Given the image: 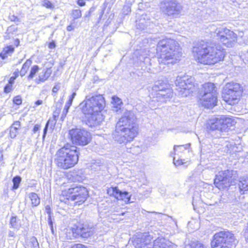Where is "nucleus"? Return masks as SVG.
I'll use <instances>...</instances> for the list:
<instances>
[{
    "label": "nucleus",
    "mask_w": 248,
    "mask_h": 248,
    "mask_svg": "<svg viewBox=\"0 0 248 248\" xmlns=\"http://www.w3.org/2000/svg\"><path fill=\"white\" fill-rule=\"evenodd\" d=\"M119 189L117 187H110L108 188L107 190L108 194L110 196H114L116 199L117 198Z\"/></svg>",
    "instance_id": "c756f323"
},
{
    "label": "nucleus",
    "mask_w": 248,
    "mask_h": 248,
    "mask_svg": "<svg viewBox=\"0 0 248 248\" xmlns=\"http://www.w3.org/2000/svg\"><path fill=\"white\" fill-rule=\"evenodd\" d=\"M105 101L101 94L90 93L86 96L80 103L82 112L86 118V124L90 127H94L100 124L104 119L101 111L105 107Z\"/></svg>",
    "instance_id": "f257e3e1"
},
{
    "label": "nucleus",
    "mask_w": 248,
    "mask_h": 248,
    "mask_svg": "<svg viewBox=\"0 0 248 248\" xmlns=\"http://www.w3.org/2000/svg\"><path fill=\"white\" fill-rule=\"evenodd\" d=\"M73 29V28L72 26H71V25H69V26H67V30L68 31H71Z\"/></svg>",
    "instance_id": "69168bd1"
},
{
    "label": "nucleus",
    "mask_w": 248,
    "mask_h": 248,
    "mask_svg": "<svg viewBox=\"0 0 248 248\" xmlns=\"http://www.w3.org/2000/svg\"><path fill=\"white\" fill-rule=\"evenodd\" d=\"M60 87L59 85H55L53 87L52 89V92L53 93H57L58 91L59 90Z\"/></svg>",
    "instance_id": "4d7b16f0"
},
{
    "label": "nucleus",
    "mask_w": 248,
    "mask_h": 248,
    "mask_svg": "<svg viewBox=\"0 0 248 248\" xmlns=\"http://www.w3.org/2000/svg\"><path fill=\"white\" fill-rule=\"evenodd\" d=\"M214 33L216 34L217 39L227 47H232L236 42L237 34L226 28H217Z\"/></svg>",
    "instance_id": "9d476101"
},
{
    "label": "nucleus",
    "mask_w": 248,
    "mask_h": 248,
    "mask_svg": "<svg viewBox=\"0 0 248 248\" xmlns=\"http://www.w3.org/2000/svg\"><path fill=\"white\" fill-rule=\"evenodd\" d=\"M39 67L37 65H33L31 69L30 73L28 77V79H32L36 73L38 71Z\"/></svg>",
    "instance_id": "2f4dec72"
},
{
    "label": "nucleus",
    "mask_w": 248,
    "mask_h": 248,
    "mask_svg": "<svg viewBox=\"0 0 248 248\" xmlns=\"http://www.w3.org/2000/svg\"><path fill=\"white\" fill-rule=\"evenodd\" d=\"M69 135L73 143L84 146L91 140L90 133L84 129H72L69 131Z\"/></svg>",
    "instance_id": "ddd939ff"
},
{
    "label": "nucleus",
    "mask_w": 248,
    "mask_h": 248,
    "mask_svg": "<svg viewBox=\"0 0 248 248\" xmlns=\"http://www.w3.org/2000/svg\"><path fill=\"white\" fill-rule=\"evenodd\" d=\"M215 92H217V87L215 84L211 82H208L204 83L202 85L200 94L209 93H213Z\"/></svg>",
    "instance_id": "6ab92c4d"
},
{
    "label": "nucleus",
    "mask_w": 248,
    "mask_h": 248,
    "mask_svg": "<svg viewBox=\"0 0 248 248\" xmlns=\"http://www.w3.org/2000/svg\"><path fill=\"white\" fill-rule=\"evenodd\" d=\"M175 85L178 95L186 97L193 92L195 87L194 79L187 76L178 77L175 81Z\"/></svg>",
    "instance_id": "1a4fd4ad"
},
{
    "label": "nucleus",
    "mask_w": 248,
    "mask_h": 248,
    "mask_svg": "<svg viewBox=\"0 0 248 248\" xmlns=\"http://www.w3.org/2000/svg\"><path fill=\"white\" fill-rule=\"evenodd\" d=\"M184 248H206V247L200 242L193 241L186 245Z\"/></svg>",
    "instance_id": "b1692460"
},
{
    "label": "nucleus",
    "mask_w": 248,
    "mask_h": 248,
    "mask_svg": "<svg viewBox=\"0 0 248 248\" xmlns=\"http://www.w3.org/2000/svg\"><path fill=\"white\" fill-rule=\"evenodd\" d=\"M13 84V83H10L9 82L8 84L5 86L4 88V91L5 93H9L12 91Z\"/></svg>",
    "instance_id": "79ce46f5"
},
{
    "label": "nucleus",
    "mask_w": 248,
    "mask_h": 248,
    "mask_svg": "<svg viewBox=\"0 0 248 248\" xmlns=\"http://www.w3.org/2000/svg\"><path fill=\"white\" fill-rule=\"evenodd\" d=\"M64 192L67 200L75 201V203L78 205L84 202L88 196L86 188L75 184Z\"/></svg>",
    "instance_id": "6e6552de"
},
{
    "label": "nucleus",
    "mask_w": 248,
    "mask_h": 248,
    "mask_svg": "<svg viewBox=\"0 0 248 248\" xmlns=\"http://www.w3.org/2000/svg\"><path fill=\"white\" fill-rule=\"evenodd\" d=\"M233 2H236L238 4H240L241 2H242L243 0H231Z\"/></svg>",
    "instance_id": "0e129e2a"
},
{
    "label": "nucleus",
    "mask_w": 248,
    "mask_h": 248,
    "mask_svg": "<svg viewBox=\"0 0 248 248\" xmlns=\"http://www.w3.org/2000/svg\"><path fill=\"white\" fill-rule=\"evenodd\" d=\"M156 53L159 63L164 64L175 63L182 55L178 43L170 38L163 39L158 42Z\"/></svg>",
    "instance_id": "20e7f679"
},
{
    "label": "nucleus",
    "mask_w": 248,
    "mask_h": 248,
    "mask_svg": "<svg viewBox=\"0 0 248 248\" xmlns=\"http://www.w3.org/2000/svg\"><path fill=\"white\" fill-rule=\"evenodd\" d=\"M72 104L67 102L65 105V106H64V109H68L69 110L70 106H71Z\"/></svg>",
    "instance_id": "bf43d9fd"
},
{
    "label": "nucleus",
    "mask_w": 248,
    "mask_h": 248,
    "mask_svg": "<svg viewBox=\"0 0 248 248\" xmlns=\"http://www.w3.org/2000/svg\"><path fill=\"white\" fill-rule=\"evenodd\" d=\"M136 148H138V147H136V146H134V147H133L132 148H130L129 149H128L127 152H129V153H131L134 154L135 150Z\"/></svg>",
    "instance_id": "6e6d98bb"
},
{
    "label": "nucleus",
    "mask_w": 248,
    "mask_h": 248,
    "mask_svg": "<svg viewBox=\"0 0 248 248\" xmlns=\"http://www.w3.org/2000/svg\"><path fill=\"white\" fill-rule=\"evenodd\" d=\"M55 46L56 45H55V43L54 42H52L49 43V44L48 45V47L49 48L52 49L55 47Z\"/></svg>",
    "instance_id": "13d9d810"
},
{
    "label": "nucleus",
    "mask_w": 248,
    "mask_h": 248,
    "mask_svg": "<svg viewBox=\"0 0 248 248\" xmlns=\"http://www.w3.org/2000/svg\"><path fill=\"white\" fill-rule=\"evenodd\" d=\"M69 248H88V247L81 243H76L72 245Z\"/></svg>",
    "instance_id": "58836bf2"
},
{
    "label": "nucleus",
    "mask_w": 248,
    "mask_h": 248,
    "mask_svg": "<svg viewBox=\"0 0 248 248\" xmlns=\"http://www.w3.org/2000/svg\"><path fill=\"white\" fill-rule=\"evenodd\" d=\"M240 190L248 191V177H243L241 178L238 184Z\"/></svg>",
    "instance_id": "4be33fe9"
},
{
    "label": "nucleus",
    "mask_w": 248,
    "mask_h": 248,
    "mask_svg": "<svg viewBox=\"0 0 248 248\" xmlns=\"http://www.w3.org/2000/svg\"><path fill=\"white\" fill-rule=\"evenodd\" d=\"M50 123V121L49 120L47 121V122L46 123V126L44 129V131H43V140H44L45 138V137H46V133H47V129H48V125Z\"/></svg>",
    "instance_id": "c03bdc74"
},
{
    "label": "nucleus",
    "mask_w": 248,
    "mask_h": 248,
    "mask_svg": "<svg viewBox=\"0 0 248 248\" xmlns=\"http://www.w3.org/2000/svg\"><path fill=\"white\" fill-rule=\"evenodd\" d=\"M28 197L31 201L32 206H37L40 204V199L36 193L31 192L28 195Z\"/></svg>",
    "instance_id": "412c9836"
},
{
    "label": "nucleus",
    "mask_w": 248,
    "mask_h": 248,
    "mask_svg": "<svg viewBox=\"0 0 248 248\" xmlns=\"http://www.w3.org/2000/svg\"><path fill=\"white\" fill-rule=\"evenodd\" d=\"M217 92L200 94L201 103L202 106L208 108H212L217 104Z\"/></svg>",
    "instance_id": "2eb2a0df"
},
{
    "label": "nucleus",
    "mask_w": 248,
    "mask_h": 248,
    "mask_svg": "<svg viewBox=\"0 0 248 248\" xmlns=\"http://www.w3.org/2000/svg\"><path fill=\"white\" fill-rule=\"evenodd\" d=\"M72 16L74 19H77L81 17V13L80 10L75 9L73 11Z\"/></svg>",
    "instance_id": "72a5a7b5"
},
{
    "label": "nucleus",
    "mask_w": 248,
    "mask_h": 248,
    "mask_svg": "<svg viewBox=\"0 0 248 248\" xmlns=\"http://www.w3.org/2000/svg\"><path fill=\"white\" fill-rule=\"evenodd\" d=\"M43 5L47 8L52 9L54 6L51 2L48 0H44L43 1Z\"/></svg>",
    "instance_id": "ea45409f"
},
{
    "label": "nucleus",
    "mask_w": 248,
    "mask_h": 248,
    "mask_svg": "<svg viewBox=\"0 0 248 248\" xmlns=\"http://www.w3.org/2000/svg\"><path fill=\"white\" fill-rule=\"evenodd\" d=\"M238 177V175L236 170H227L221 171L216 175L214 184L219 189L227 188L234 185Z\"/></svg>",
    "instance_id": "423d86ee"
},
{
    "label": "nucleus",
    "mask_w": 248,
    "mask_h": 248,
    "mask_svg": "<svg viewBox=\"0 0 248 248\" xmlns=\"http://www.w3.org/2000/svg\"><path fill=\"white\" fill-rule=\"evenodd\" d=\"M3 52L8 54H12L14 51V47L12 46H7L3 48Z\"/></svg>",
    "instance_id": "f704fd0d"
},
{
    "label": "nucleus",
    "mask_w": 248,
    "mask_h": 248,
    "mask_svg": "<svg viewBox=\"0 0 248 248\" xmlns=\"http://www.w3.org/2000/svg\"><path fill=\"white\" fill-rule=\"evenodd\" d=\"M40 125H39V124H35L33 127V131L34 133H35L37 131H38L39 129H40Z\"/></svg>",
    "instance_id": "864d4df0"
},
{
    "label": "nucleus",
    "mask_w": 248,
    "mask_h": 248,
    "mask_svg": "<svg viewBox=\"0 0 248 248\" xmlns=\"http://www.w3.org/2000/svg\"><path fill=\"white\" fill-rule=\"evenodd\" d=\"M155 95L156 100L159 102H165L167 99H170L172 96L173 93L171 90L168 88L156 93Z\"/></svg>",
    "instance_id": "a211bd4d"
},
{
    "label": "nucleus",
    "mask_w": 248,
    "mask_h": 248,
    "mask_svg": "<svg viewBox=\"0 0 248 248\" xmlns=\"http://www.w3.org/2000/svg\"><path fill=\"white\" fill-rule=\"evenodd\" d=\"M78 4L80 6H83L85 5V2L83 0H77Z\"/></svg>",
    "instance_id": "052dcab7"
},
{
    "label": "nucleus",
    "mask_w": 248,
    "mask_h": 248,
    "mask_svg": "<svg viewBox=\"0 0 248 248\" xmlns=\"http://www.w3.org/2000/svg\"><path fill=\"white\" fill-rule=\"evenodd\" d=\"M68 112V109L63 108V110L62 114V116H61V119H62V120H63L64 119V118L66 117Z\"/></svg>",
    "instance_id": "3c124183"
},
{
    "label": "nucleus",
    "mask_w": 248,
    "mask_h": 248,
    "mask_svg": "<svg viewBox=\"0 0 248 248\" xmlns=\"http://www.w3.org/2000/svg\"><path fill=\"white\" fill-rule=\"evenodd\" d=\"M93 228V224L88 223H83L80 222H77L71 227L72 232H91Z\"/></svg>",
    "instance_id": "f3484780"
},
{
    "label": "nucleus",
    "mask_w": 248,
    "mask_h": 248,
    "mask_svg": "<svg viewBox=\"0 0 248 248\" xmlns=\"http://www.w3.org/2000/svg\"><path fill=\"white\" fill-rule=\"evenodd\" d=\"M18 133V130L12 128L11 127L10 128V136L11 138H15Z\"/></svg>",
    "instance_id": "4c0bfd02"
},
{
    "label": "nucleus",
    "mask_w": 248,
    "mask_h": 248,
    "mask_svg": "<svg viewBox=\"0 0 248 248\" xmlns=\"http://www.w3.org/2000/svg\"><path fill=\"white\" fill-rule=\"evenodd\" d=\"M31 61L30 60H27L22 66V69L20 71V75L21 77L24 76L27 73L30 65H31Z\"/></svg>",
    "instance_id": "393cba45"
},
{
    "label": "nucleus",
    "mask_w": 248,
    "mask_h": 248,
    "mask_svg": "<svg viewBox=\"0 0 248 248\" xmlns=\"http://www.w3.org/2000/svg\"><path fill=\"white\" fill-rule=\"evenodd\" d=\"M242 89L237 83H229L226 85L222 92L223 100L231 105L237 103L242 94Z\"/></svg>",
    "instance_id": "0eeeda50"
},
{
    "label": "nucleus",
    "mask_w": 248,
    "mask_h": 248,
    "mask_svg": "<svg viewBox=\"0 0 248 248\" xmlns=\"http://www.w3.org/2000/svg\"><path fill=\"white\" fill-rule=\"evenodd\" d=\"M3 160V154L0 152V162Z\"/></svg>",
    "instance_id": "338daca9"
},
{
    "label": "nucleus",
    "mask_w": 248,
    "mask_h": 248,
    "mask_svg": "<svg viewBox=\"0 0 248 248\" xmlns=\"http://www.w3.org/2000/svg\"><path fill=\"white\" fill-rule=\"evenodd\" d=\"M189 146H190V144H186L182 145H175L174 146L173 150L174 151H176L177 148H179L180 149L182 150H186L187 148H188Z\"/></svg>",
    "instance_id": "e433bc0d"
},
{
    "label": "nucleus",
    "mask_w": 248,
    "mask_h": 248,
    "mask_svg": "<svg viewBox=\"0 0 248 248\" xmlns=\"http://www.w3.org/2000/svg\"><path fill=\"white\" fill-rule=\"evenodd\" d=\"M166 88L167 86L166 85L160 84V83L158 82L154 86L153 89L154 91H155L156 93H157L165 89Z\"/></svg>",
    "instance_id": "473e14b6"
},
{
    "label": "nucleus",
    "mask_w": 248,
    "mask_h": 248,
    "mask_svg": "<svg viewBox=\"0 0 248 248\" xmlns=\"http://www.w3.org/2000/svg\"><path fill=\"white\" fill-rule=\"evenodd\" d=\"M131 196V194H129L128 192L119 190L116 199L118 200L124 201L125 202L128 203L130 202Z\"/></svg>",
    "instance_id": "aec40b11"
},
{
    "label": "nucleus",
    "mask_w": 248,
    "mask_h": 248,
    "mask_svg": "<svg viewBox=\"0 0 248 248\" xmlns=\"http://www.w3.org/2000/svg\"><path fill=\"white\" fill-rule=\"evenodd\" d=\"M17 30V28L15 26H11L8 28L6 34L4 36L5 39H9L12 37L11 34L13 32Z\"/></svg>",
    "instance_id": "7c9ffc66"
},
{
    "label": "nucleus",
    "mask_w": 248,
    "mask_h": 248,
    "mask_svg": "<svg viewBox=\"0 0 248 248\" xmlns=\"http://www.w3.org/2000/svg\"><path fill=\"white\" fill-rule=\"evenodd\" d=\"M211 245L212 248H235L236 243L234 240L233 242L227 241L224 236L219 235V233H215Z\"/></svg>",
    "instance_id": "4468645a"
},
{
    "label": "nucleus",
    "mask_w": 248,
    "mask_h": 248,
    "mask_svg": "<svg viewBox=\"0 0 248 248\" xmlns=\"http://www.w3.org/2000/svg\"><path fill=\"white\" fill-rule=\"evenodd\" d=\"M46 72L44 73L43 75H40L39 78L36 79V82L37 84H39L41 82L45 81L48 77V76H46Z\"/></svg>",
    "instance_id": "c9c22d12"
},
{
    "label": "nucleus",
    "mask_w": 248,
    "mask_h": 248,
    "mask_svg": "<svg viewBox=\"0 0 248 248\" xmlns=\"http://www.w3.org/2000/svg\"><path fill=\"white\" fill-rule=\"evenodd\" d=\"M45 209H46V212L48 215V226L51 229V232H54V230L53 225V221L52 220L51 216H50V210H51L50 207L49 205H46L45 207Z\"/></svg>",
    "instance_id": "a878e982"
},
{
    "label": "nucleus",
    "mask_w": 248,
    "mask_h": 248,
    "mask_svg": "<svg viewBox=\"0 0 248 248\" xmlns=\"http://www.w3.org/2000/svg\"><path fill=\"white\" fill-rule=\"evenodd\" d=\"M173 163L175 166H179L183 164V161L182 159L177 160L175 161V158H173Z\"/></svg>",
    "instance_id": "de8ad7c7"
},
{
    "label": "nucleus",
    "mask_w": 248,
    "mask_h": 248,
    "mask_svg": "<svg viewBox=\"0 0 248 248\" xmlns=\"http://www.w3.org/2000/svg\"><path fill=\"white\" fill-rule=\"evenodd\" d=\"M10 225L12 228L18 229L20 227V221L16 216L12 217L10 219Z\"/></svg>",
    "instance_id": "bb28decb"
},
{
    "label": "nucleus",
    "mask_w": 248,
    "mask_h": 248,
    "mask_svg": "<svg viewBox=\"0 0 248 248\" xmlns=\"http://www.w3.org/2000/svg\"><path fill=\"white\" fill-rule=\"evenodd\" d=\"M0 57L2 59L4 60L7 57V54L6 53H5L3 52V50L2 52L0 53Z\"/></svg>",
    "instance_id": "5fc2aeb1"
},
{
    "label": "nucleus",
    "mask_w": 248,
    "mask_h": 248,
    "mask_svg": "<svg viewBox=\"0 0 248 248\" xmlns=\"http://www.w3.org/2000/svg\"><path fill=\"white\" fill-rule=\"evenodd\" d=\"M18 73H19V71H18V69H17L16 71L14 73V76L11 77L10 78V79L9 80V82L10 83H14L15 80L18 76Z\"/></svg>",
    "instance_id": "a19ab883"
},
{
    "label": "nucleus",
    "mask_w": 248,
    "mask_h": 248,
    "mask_svg": "<svg viewBox=\"0 0 248 248\" xmlns=\"http://www.w3.org/2000/svg\"><path fill=\"white\" fill-rule=\"evenodd\" d=\"M19 39H16V40H15V45L17 46H18V45H19Z\"/></svg>",
    "instance_id": "e2e57ef3"
},
{
    "label": "nucleus",
    "mask_w": 248,
    "mask_h": 248,
    "mask_svg": "<svg viewBox=\"0 0 248 248\" xmlns=\"http://www.w3.org/2000/svg\"><path fill=\"white\" fill-rule=\"evenodd\" d=\"M136 120L132 111L125 110L116 124L115 130L112 133L113 140L124 144L132 141L138 131Z\"/></svg>",
    "instance_id": "f03ea898"
},
{
    "label": "nucleus",
    "mask_w": 248,
    "mask_h": 248,
    "mask_svg": "<svg viewBox=\"0 0 248 248\" xmlns=\"http://www.w3.org/2000/svg\"><path fill=\"white\" fill-rule=\"evenodd\" d=\"M76 146L67 144L59 149L54 155V162L59 168L67 170L78 161L79 151Z\"/></svg>",
    "instance_id": "39448f33"
},
{
    "label": "nucleus",
    "mask_w": 248,
    "mask_h": 248,
    "mask_svg": "<svg viewBox=\"0 0 248 248\" xmlns=\"http://www.w3.org/2000/svg\"><path fill=\"white\" fill-rule=\"evenodd\" d=\"M76 95V92L73 93L72 94L69 96V99L67 102L71 104H72L73 99L75 98Z\"/></svg>",
    "instance_id": "49530a36"
},
{
    "label": "nucleus",
    "mask_w": 248,
    "mask_h": 248,
    "mask_svg": "<svg viewBox=\"0 0 248 248\" xmlns=\"http://www.w3.org/2000/svg\"><path fill=\"white\" fill-rule=\"evenodd\" d=\"M11 128L17 129L18 130L20 127V123L19 121L15 122L11 125Z\"/></svg>",
    "instance_id": "a18cd8bd"
},
{
    "label": "nucleus",
    "mask_w": 248,
    "mask_h": 248,
    "mask_svg": "<svg viewBox=\"0 0 248 248\" xmlns=\"http://www.w3.org/2000/svg\"><path fill=\"white\" fill-rule=\"evenodd\" d=\"M13 102L17 105H20L22 103L21 98L20 96H16L14 98Z\"/></svg>",
    "instance_id": "37998d69"
},
{
    "label": "nucleus",
    "mask_w": 248,
    "mask_h": 248,
    "mask_svg": "<svg viewBox=\"0 0 248 248\" xmlns=\"http://www.w3.org/2000/svg\"><path fill=\"white\" fill-rule=\"evenodd\" d=\"M21 177L19 176H16L12 179V182L13 186L12 188V190H14L17 189L21 182Z\"/></svg>",
    "instance_id": "c85d7f7f"
},
{
    "label": "nucleus",
    "mask_w": 248,
    "mask_h": 248,
    "mask_svg": "<svg viewBox=\"0 0 248 248\" xmlns=\"http://www.w3.org/2000/svg\"><path fill=\"white\" fill-rule=\"evenodd\" d=\"M130 8L129 6H125L124 8L123 13L125 15H127L129 12H130Z\"/></svg>",
    "instance_id": "603ef678"
},
{
    "label": "nucleus",
    "mask_w": 248,
    "mask_h": 248,
    "mask_svg": "<svg viewBox=\"0 0 248 248\" xmlns=\"http://www.w3.org/2000/svg\"><path fill=\"white\" fill-rule=\"evenodd\" d=\"M160 9L166 15L177 17L182 10V6L176 0H163L160 3Z\"/></svg>",
    "instance_id": "f8f14e48"
},
{
    "label": "nucleus",
    "mask_w": 248,
    "mask_h": 248,
    "mask_svg": "<svg viewBox=\"0 0 248 248\" xmlns=\"http://www.w3.org/2000/svg\"><path fill=\"white\" fill-rule=\"evenodd\" d=\"M152 248H177V245L169 239L158 237L154 241Z\"/></svg>",
    "instance_id": "dca6fc26"
},
{
    "label": "nucleus",
    "mask_w": 248,
    "mask_h": 248,
    "mask_svg": "<svg viewBox=\"0 0 248 248\" xmlns=\"http://www.w3.org/2000/svg\"><path fill=\"white\" fill-rule=\"evenodd\" d=\"M147 240L146 242H143V244L141 243L140 244V247H142V248H144L145 246H146V245L149 244L151 242V238H149V236H148V238L146 239V240Z\"/></svg>",
    "instance_id": "8fccbe9b"
},
{
    "label": "nucleus",
    "mask_w": 248,
    "mask_h": 248,
    "mask_svg": "<svg viewBox=\"0 0 248 248\" xmlns=\"http://www.w3.org/2000/svg\"><path fill=\"white\" fill-rule=\"evenodd\" d=\"M136 26L137 29L141 30H144L148 26V22L145 21L144 17L141 18L139 21H136Z\"/></svg>",
    "instance_id": "cd10ccee"
},
{
    "label": "nucleus",
    "mask_w": 248,
    "mask_h": 248,
    "mask_svg": "<svg viewBox=\"0 0 248 248\" xmlns=\"http://www.w3.org/2000/svg\"><path fill=\"white\" fill-rule=\"evenodd\" d=\"M150 59H149V58L148 57H145L144 58V60H143V62H145V61H149Z\"/></svg>",
    "instance_id": "774afa93"
},
{
    "label": "nucleus",
    "mask_w": 248,
    "mask_h": 248,
    "mask_svg": "<svg viewBox=\"0 0 248 248\" xmlns=\"http://www.w3.org/2000/svg\"><path fill=\"white\" fill-rule=\"evenodd\" d=\"M192 52L199 62L207 65H213L223 61L225 55V51L221 46L204 41L196 43Z\"/></svg>",
    "instance_id": "7ed1b4c3"
},
{
    "label": "nucleus",
    "mask_w": 248,
    "mask_h": 248,
    "mask_svg": "<svg viewBox=\"0 0 248 248\" xmlns=\"http://www.w3.org/2000/svg\"><path fill=\"white\" fill-rule=\"evenodd\" d=\"M9 19L12 21H15V22L19 21L18 18L17 16H14V15L10 16H9Z\"/></svg>",
    "instance_id": "09e8293b"
},
{
    "label": "nucleus",
    "mask_w": 248,
    "mask_h": 248,
    "mask_svg": "<svg viewBox=\"0 0 248 248\" xmlns=\"http://www.w3.org/2000/svg\"><path fill=\"white\" fill-rule=\"evenodd\" d=\"M43 103V101L41 100H38L35 103V105L37 106H39L41 105Z\"/></svg>",
    "instance_id": "680f3d73"
},
{
    "label": "nucleus",
    "mask_w": 248,
    "mask_h": 248,
    "mask_svg": "<svg viewBox=\"0 0 248 248\" xmlns=\"http://www.w3.org/2000/svg\"><path fill=\"white\" fill-rule=\"evenodd\" d=\"M113 110L115 112H118L121 109L123 105L122 101L121 99L118 97H113Z\"/></svg>",
    "instance_id": "5701e85b"
},
{
    "label": "nucleus",
    "mask_w": 248,
    "mask_h": 248,
    "mask_svg": "<svg viewBox=\"0 0 248 248\" xmlns=\"http://www.w3.org/2000/svg\"><path fill=\"white\" fill-rule=\"evenodd\" d=\"M233 121L230 118L221 116L210 120L207 128L211 131H227L233 124Z\"/></svg>",
    "instance_id": "9b49d317"
}]
</instances>
